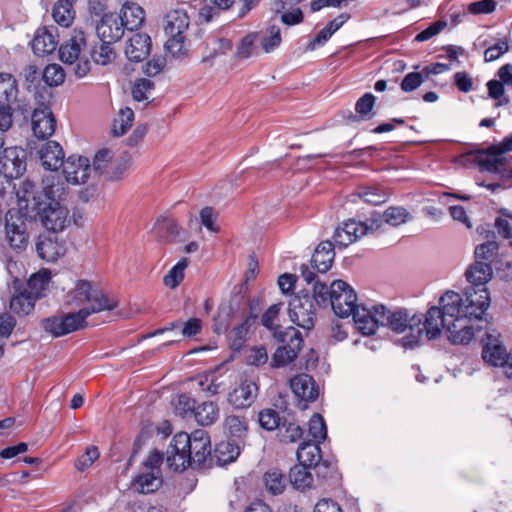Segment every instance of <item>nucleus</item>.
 <instances>
[{
  "label": "nucleus",
  "instance_id": "1",
  "mask_svg": "<svg viewBox=\"0 0 512 512\" xmlns=\"http://www.w3.org/2000/svg\"><path fill=\"white\" fill-rule=\"evenodd\" d=\"M470 286L464 296L450 290V343L468 344L475 331H480L487 323L483 317L490 305V295L485 284L491 278L490 264L476 261L465 273Z\"/></svg>",
  "mask_w": 512,
  "mask_h": 512
},
{
  "label": "nucleus",
  "instance_id": "2",
  "mask_svg": "<svg viewBox=\"0 0 512 512\" xmlns=\"http://www.w3.org/2000/svg\"><path fill=\"white\" fill-rule=\"evenodd\" d=\"M445 291L439 298V306H431L426 314H413L405 308L388 310L384 305H376L375 312L380 315V325L387 326L396 333H402L409 329L410 334L402 339L403 346L414 348L419 345L422 335L428 340H434L441 336L445 326Z\"/></svg>",
  "mask_w": 512,
  "mask_h": 512
},
{
  "label": "nucleus",
  "instance_id": "3",
  "mask_svg": "<svg viewBox=\"0 0 512 512\" xmlns=\"http://www.w3.org/2000/svg\"><path fill=\"white\" fill-rule=\"evenodd\" d=\"M506 152H512V135L486 149L464 153L456 162L462 165H475L481 172L490 173L497 181L487 183L485 187L495 192L498 189L512 187V158L504 156Z\"/></svg>",
  "mask_w": 512,
  "mask_h": 512
},
{
  "label": "nucleus",
  "instance_id": "4",
  "mask_svg": "<svg viewBox=\"0 0 512 512\" xmlns=\"http://www.w3.org/2000/svg\"><path fill=\"white\" fill-rule=\"evenodd\" d=\"M84 304L87 306L80 310L89 312V316L102 311H111L118 306V300L93 284L88 280H77L75 286L66 294L65 305L79 307Z\"/></svg>",
  "mask_w": 512,
  "mask_h": 512
},
{
  "label": "nucleus",
  "instance_id": "5",
  "mask_svg": "<svg viewBox=\"0 0 512 512\" xmlns=\"http://www.w3.org/2000/svg\"><path fill=\"white\" fill-rule=\"evenodd\" d=\"M273 339L279 343L272 357L273 367H284L293 362L303 347V336L295 327H279L272 332Z\"/></svg>",
  "mask_w": 512,
  "mask_h": 512
},
{
  "label": "nucleus",
  "instance_id": "6",
  "mask_svg": "<svg viewBox=\"0 0 512 512\" xmlns=\"http://www.w3.org/2000/svg\"><path fill=\"white\" fill-rule=\"evenodd\" d=\"M86 45V33L81 29H75L71 37L64 41L58 50L59 59L64 64L72 66V70L78 78L85 77L91 70L89 59L81 57V52Z\"/></svg>",
  "mask_w": 512,
  "mask_h": 512
},
{
  "label": "nucleus",
  "instance_id": "7",
  "mask_svg": "<svg viewBox=\"0 0 512 512\" xmlns=\"http://www.w3.org/2000/svg\"><path fill=\"white\" fill-rule=\"evenodd\" d=\"M88 317V311L79 310L74 313L45 318L41 321V325L46 332H49L54 337H61L85 328Z\"/></svg>",
  "mask_w": 512,
  "mask_h": 512
},
{
  "label": "nucleus",
  "instance_id": "8",
  "mask_svg": "<svg viewBox=\"0 0 512 512\" xmlns=\"http://www.w3.org/2000/svg\"><path fill=\"white\" fill-rule=\"evenodd\" d=\"M289 317L297 326L311 330L316 319L312 297L307 293L295 295L289 302Z\"/></svg>",
  "mask_w": 512,
  "mask_h": 512
},
{
  "label": "nucleus",
  "instance_id": "9",
  "mask_svg": "<svg viewBox=\"0 0 512 512\" xmlns=\"http://www.w3.org/2000/svg\"><path fill=\"white\" fill-rule=\"evenodd\" d=\"M358 306L357 294L347 282L343 280H335L332 282L331 307L337 316L346 318L350 316Z\"/></svg>",
  "mask_w": 512,
  "mask_h": 512
},
{
  "label": "nucleus",
  "instance_id": "10",
  "mask_svg": "<svg viewBox=\"0 0 512 512\" xmlns=\"http://www.w3.org/2000/svg\"><path fill=\"white\" fill-rule=\"evenodd\" d=\"M36 210L40 215L43 225L49 232H61L70 224L69 210L63 203L43 202L41 209Z\"/></svg>",
  "mask_w": 512,
  "mask_h": 512
},
{
  "label": "nucleus",
  "instance_id": "11",
  "mask_svg": "<svg viewBox=\"0 0 512 512\" xmlns=\"http://www.w3.org/2000/svg\"><path fill=\"white\" fill-rule=\"evenodd\" d=\"M188 444V433L180 432L172 438L166 451V462L171 470L184 471L190 467Z\"/></svg>",
  "mask_w": 512,
  "mask_h": 512
},
{
  "label": "nucleus",
  "instance_id": "12",
  "mask_svg": "<svg viewBox=\"0 0 512 512\" xmlns=\"http://www.w3.org/2000/svg\"><path fill=\"white\" fill-rule=\"evenodd\" d=\"M188 449L190 458V467L201 468L205 467L207 461H212L211 458V441L208 433L203 429H197L191 434H188Z\"/></svg>",
  "mask_w": 512,
  "mask_h": 512
},
{
  "label": "nucleus",
  "instance_id": "13",
  "mask_svg": "<svg viewBox=\"0 0 512 512\" xmlns=\"http://www.w3.org/2000/svg\"><path fill=\"white\" fill-rule=\"evenodd\" d=\"M66 241L58 233L49 232L38 237L36 251L38 256L47 261L55 262L66 253Z\"/></svg>",
  "mask_w": 512,
  "mask_h": 512
},
{
  "label": "nucleus",
  "instance_id": "14",
  "mask_svg": "<svg viewBox=\"0 0 512 512\" xmlns=\"http://www.w3.org/2000/svg\"><path fill=\"white\" fill-rule=\"evenodd\" d=\"M5 230L6 241L12 249L22 251L26 248L28 244L26 223L17 212H7Z\"/></svg>",
  "mask_w": 512,
  "mask_h": 512
},
{
  "label": "nucleus",
  "instance_id": "15",
  "mask_svg": "<svg viewBox=\"0 0 512 512\" xmlns=\"http://www.w3.org/2000/svg\"><path fill=\"white\" fill-rule=\"evenodd\" d=\"M26 152L24 149L12 146L2 149L0 153V172L6 177L17 178L26 169Z\"/></svg>",
  "mask_w": 512,
  "mask_h": 512
},
{
  "label": "nucleus",
  "instance_id": "16",
  "mask_svg": "<svg viewBox=\"0 0 512 512\" xmlns=\"http://www.w3.org/2000/svg\"><path fill=\"white\" fill-rule=\"evenodd\" d=\"M32 130L36 137L46 139L56 130L57 121L52 110L45 104H40L32 113Z\"/></svg>",
  "mask_w": 512,
  "mask_h": 512
},
{
  "label": "nucleus",
  "instance_id": "17",
  "mask_svg": "<svg viewBox=\"0 0 512 512\" xmlns=\"http://www.w3.org/2000/svg\"><path fill=\"white\" fill-rule=\"evenodd\" d=\"M18 92L16 79L11 74L0 73V105H15V110L26 114L30 111V107L18 99Z\"/></svg>",
  "mask_w": 512,
  "mask_h": 512
},
{
  "label": "nucleus",
  "instance_id": "18",
  "mask_svg": "<svg viewBox=\"0 0 512 512\" xmlns=\"http://www.w3.org/2000/svg\"><path fill=\"white\" fill-rule=\"evenodd\" d=\"M62 166L66 182L73 185L84 184L91 171L89 159L83 156H69Z\"/></svg>",
  "mask_w": 512,
  "mask_h": 512
},
{
  "label": "nucleus",
  "instance_id": "19",
  "mask_svg": "<svg viewBox=\"0 0 512 512\" xmlns=\"http://www.w3.org/2000/svg\"><path fill=\"white\" fill-rule=\"evenodd\" d=\"M101 42L115 43L124 35L125 27L116 13H107L96 27Z\"/></svg>",
  "mask_w": 512,
  "mask_h": 512
},
{
  "label": "nucleus",
  "instance_id": "20",
  "mask_svg": "<svg viewBox=\"0 0 512 512\" xmlns=\"http://www.w3.org/2000/svg\"><path fill=\"white\" fill-rule=\"evenodd\" d=\"M23 283L19 280L13 282L14 292L10 300V309L17 315H28L33 309L36 296L27 288H22Z\"/></svg>",
  "mask_w": 512,
  "mask_h": 512
},
{
  "label": "nucleus",
  "instance_id": "21",
  "mask_svg": "<svg viewBox=\"0 0 512 512\" xmlns=\"http://www.w3.org/2000/svg\"><path fill=\"white\" fill-rule=\"evenodd\" d=\"M257 394V384L252 380L245 379L228 394V402L237 409L248 408L254 403Z\"/></svg>",
  "mask_w": 512,
  "mask_h": 512
},
{
  "label": "nucleus",
  "instance_id": "22",
  "mask_svg": "<svg viewBox=\"0 0 512 512\" xmlns=\"http://www.w3.org/2000/svg\"><path fill=\"white\" fill-rule=\"evenodd\" d=\"M58 45L57 28L42 27L37 29L32 40V50L38 56H44L54 52Z\"/></svg>",
  "mask_w": 512,
  "mask_h": 512
},
{
  "label": "nucleus",
  "instance_id": "23",
  "mask_svg": "<svg viewBox=\"0 0 512 512\" xmlns=\"http://www.w3.org/2000/svg\"><path fill=\"white\" fill-rule=\"evenodd\" d=\"M290 387L300 400L313 402L318 398L319 389L313 377L308 374H299L290 380Z\"/></svg>",
  "mask_w": 512,
  "mask_h": 512
},
{
  "label": "nucleus",
  "instance_id": "24",
  "mask_svg": "<svg viewBox=\"0 0 512 512\" xmlns=\"http://www.w3.org/2000/svg\"><path fill=\"white\" fill-rule=\"evenodd\" d=\"M350 315L352 316L357 329L363 335L368 336L374 334L380 325V315H377L375 312V306H373L372 311L362 305H359Z\"/></svg>",
  "mask_w": 512,
  "mask_h": 512
},
{
  "label": "nucleus",
  "instance_id": "25",
  "mask_svg": "<svg viewBox=\"0 0 512 512\" xmlns=\"http://www.w3.org/2000/svg\"><path fill=\"white\" fill-rule=\"evenodd\" d=\"M151 38L146 33H136L128 40L125 54L131 62H141L145 60L151 52Z\"/></svg>",
  "mask_w": 512,
  "mask_h": 512
},
{
  "label": "nucleus",
  "instance_id": "26",
  "mask_svg": "<svg viewBox=\"0 0 512 512\" xmlns=\"http://www.w3.org/2000/svg\"><path fill=\"white\" fill-rule=\"evenodd\" d=\"M117 16L120 17L125 29L129 31L138 30L145 22L144 9L134 2H126Z\"/></svg>",
  "mask_w": 512,
  "mask_h": 512
},
{
  "label": "nucleus",
  "instance_id": "27",
  "mask_svg": "<svg viewBox=\"0 0 512 512\" xmlns=\"http://www.w3.org/2000/svg\"><path fill=\"white\" fill-rule=\"evenodd\" d=\"M42 165L48 170H57L64 162V151L56 141L46 142L39 150Z\"/></svg>",
  "mask_w": 512,
  "mask_h": 512
},
{
  "label": "nucleus",
  "instance_id": "28",
  "mask_svg": "<svg viewBox=\"0 0 512 512\" xmlns=\"http://www.w3.org/2000/svg\"><path fill=\"white\" fill-rule=\"evenodd\" d=\"M65 183L57 176H48L42 181L41 199L44 203L64 201Z\"/></svg>",
  "mask_w": 512,
  "mask_h": 512
},
{
  "label": "nucleus",
  "instance_id": "29",
  "mask_svg": "<svg viewBox=\"0 0 512 512\" xmlns=\"http://www.w3.org/2000/svg\"><path fill=\"white\" fill-rule=\"evenodd\" d=\"M334 257L333 243L330 241L321 242L315 249L311 258L313 269L320 273L327 272L332 266Z\"/></svg>",
  "mask_w": 512,
  "mask_h": 512
},
{
  "label": "nucleus",
  "instance_id": "30",
  "mask_svg": "<svg viewBox=\"0 0 512 512\" xmlns=\"http://www.w3.org/2000/svg\"><path fill=\"white\" fill-rule=\"evenodd\" d=\"M190 19L186 11L182 9L172 10L165 18L164 30L167 36L184 35L189 27Z\"/></svg>",
  "mask_w": 512,
  "mask_h": 512
},
{
  "label": "nucleus",
  "instance_id": "31",
  "mask_svg": "<svg viewBox=\"0 0 512 512\" xmlns=\"http://www.w3.org/2000/svg\"><path fill=\"white\" fill-rule=\"evenodd\" d=\"M162 475L158 471L156 473L150 470H144L139 473L132 482L135 491L142 494H149L157 491L162 485Z\"/></svg>",
  "mask_w": 512,
  "mask_h": 512
},
{
  "label": "nucleus",
  "instance_id": "32",
  "mask_svg": "<svg viewBox=\"0 0 512 512\" xmlns=\"http://www.w3.org/2000/svg\"><path fill=\"white\" fill-rule=\"evenodd\" d=\"M506 355V348L497 340L490 339L488 336V342L483 345L482 358L491 366L503 367Z\"/></svg>",
  "mask_w": 512,
  "mask_h": 512
},
{
  "label": "nucleus",
  "instance_id": "33",
  "mask_svg": "<svg viewBox=\"0 0 512 512\" xmlns=\"http://www.w3.org/2000/svg\"><path fill=\"white\" fill-rule=\"evenodd\" d=\"M357 195L368 204L380 205L388 201L390 191L380 185H362L357 188Z\"/></svg>",
  "mask_w": 512,
  "mask_h": 512
},
{
  "label": "nucleus",
  "instance_id": "34",
  "mask_svg": "<svg viewBox=\"0 0 512 512\" xmlns=\"http://www.w3.org/2000/svg\"><path fill=\"white\" fill-rule=\"evenodd\" d=\"M319 444L313 441H304L300 444L297 450V459L300 464L312 468L322 460Z\"/></svg>",
  "mask_w": 512,
  "mask_h": 512
},
{
  "label": "nucleus",
  "instance_id": "35",
  "mask_svg": "<svg viewBox=\"0 0 512 512\" xmlns=\"http://www.w3.org/2000/svg\"><path fill=\"white\" fill-rule=\"evenodd\" d=\"M224 429L231 438L241 440L247 435L248 420L244 416L228 415L224 420Z\"/></svg>",
  "mask_w": 512,
  "mask_h": 512
},
{
  "label": "nucleus",
  "instance_id": "36",
  "mask_svg": "<svg viewBox=\"0 0 512 512\" xmlns=\"http://www.w3.org/2000/svg\"><path fill=\"white\" fill-rule=\"evenodd\" d=\"M311 467L299 464L290 469L289 479L291 484L299 490L311 488L313 484V475L309 471Z\"/></svg>",
  "mask_w": 512,
  "mask_h": 512
},
{
  "label": "nucleus",
  "instance_id": "37",
  "mask_svg": "<svg viewBox=\"0 0 512 512\" xmlns=\"http://www.w3.org/2000/svg\"><path fill=\"white\" fill-rule=\"evenodd\" d=\"M266 490L272 495L282 494L287 482L285 475L277 468L268 470L263 476Z\"/></svg>",
  "mask_w": 512,
  "mask_h": 512
},
{
  "label": "nucleus",
  "instance_id": "38",
  "mask_svg": "<svg viewBox=\"0 0 512 512\" xmlns=\"http://www.w3.org/2000/svg\"><path fill=\"white\" fill-rule=\"evenodd\" d=\"M194 417L203 426L211 425L219 418V408L214 402H203L196 407Z\"/></svg>",
  "mask_w": 512,
  "mask_h": 512
},
{
  "label": "nucleus",
  "instance_id": "39",
  "mask_svg": "<svg viewBox=\"0 0 512 512\" xmlns=\"http://www.w3.org/2000/svg\"><path fill=\"white\" fill-rule=\"evenodd\" d=\"M74 5L71 3L56 2L52 9L53 19L62 27H69L75 18Z\"/></svg>",
  "mask_w": 512,
  "mask_h": 512
},
{
  "label": "nucleus",
  "instance_id": "40",
  "mask_svg": "<svg viewBox=\"0 0 512 512\" xmlns=\"http://www.w3.org/2000/svg\"><path fill=\"white\" fill-rule=\"evenodd\" d=\"M240 454L239 446L230 441L221 442L216 446L215 458L219 465L233 462Z\"/></svg>",
  "mask_w": 512,
  "mask_h": 512
},
{
  "label": "nucleus",
  "instance_id": "41",
  "mask_svg": "<svg viewBox=\"0 0 512 512\" xmlns=\"http://www.w3.org/2000/svg\"><path fill=\"white\" fill-rule=\"evenodd\" d=\"M189 262V259L186 257L180 259L164 276V284L171 289L178 287L184 279L185 269L188 267Z\"/></svg>",
  "mask_w": 512,
  "mask_h": 512
},
{
  "label": "nucleus",
  "instance_id": "42",
  "mask_svg": "<svg viewBox=\"0 0 512 512\" xmlns=\"http://www.w3.org/2000/svg\"><path fill=\"white\" fill-rule=\"evenodd\" d=\"M113 43L101 42L99 46H95L91 51V58L97 65L106 66L114 62L116 52L112 47Z\"/></svg>",
  "mask_w": 512,
  "mask_h": 512
},
{
  "label": "nucleus",
  "instance_id": "43",
  "mask_svg": "<svg viewBox=\"0 0 512 512\" xmlns=\"http://www.w3.org/2000/svg\"><path fill=\"white\" fill-rule=\"evenodd\" d=\"M303 436V429L295 422L284 421L278 428L280 442L288 444L295 443Z\"/></svg>",
  "mask_w": 512,
  "mask_h": 512
},
{
  "label": "nucleus",
  "instance_id": "44",
  "mask_svg": "<svg viewBox=\"0 0 512 512\" xmlns=\"http://www.w3.org/2000/svg\"><path fill=\"white\" fill-rule=\"evenodd\" d=\"M134 120V112L131 108L120 109L113 121L112 132L114 136H122L131 127Z\"/></svg>",
  "mask_w": 512,
  "mask_h": 512
},
{
  "label": "nucleus",
  "instance_id": "45",
  "mask_svg": "<svg viewBox=\"0 0 512 512\" xmlns=\"http://www.w3.org/2000/svg\"><path fill=\"white\" fill-rule=\"evenodd\" d=\"M256 322V316H248L240 325L234 327L230 332L232 346L236 349L240 348L245 341L251 326Z\"/></svg>",
  "mask_w": 512,
  "mask_h": 512
},
{
  "label": "nucleus",
  "instance_id": "46",
  "mask_svg": "<svg viewBox=\"0 0 512 512\" xmlns=\"http://www.w3.org/2000/svg\"><path fill=\"white\" fill-rule=\"evenodd\" d=\"M23 195L20 198L26 202V205H32L33 209H41L43 201L41 199V193L36 191V185L31 180H24L21 185Z\"/></svg>",
  "mask_w": 512,
  "mask_h": 512
},
{
  "label": "nucleus",
  "instance_id": "47",
  "mask_svg": "<svg viewBox=\"0 0 512 512\" xmlns=\"http://www.w3.org/2000/svg\"><path fill=\"white\" fill-rule=\"evenodd\" d=\"M309 435L313 438V442L320 443L327 437V427L323 417L315 413L309 421Z\"/></svg>",
  "mask_w": 512,
  "mask_h": 512
},
{
  "label": "nucleus",
  "instance_id": "48",
  "mask_svg": "<svg viewBox=\"0 0 512 512\" xmlns=\"http://www.w3.org/2000/svg\"><path fill=\"white\" fill-rule=\"evenodd\" d=\"M50 281V273L48 271H40L33 274L26 284L23 283L22 288H27L28 291L33 292L36 299L39 297L40 292L45 289Z\"/></svg>",
  "mask_w": 512,
  "mask_h": 512
},
{
  "label": "nucleus",
  "instance_id": "49",
  "mask_svg": "<svg viewBox=\"0 0 512 512\" xmlns=\"http://www.w3.org/2000/svg\"><path fill=\"white\" fill-rule=\"evenodd\" d=\"M43 79L49 86L61 85L65 80V71L59 64H49L43 71Z\"/></svg>",
  "mask_w": 512,
  "mask_h": 512
},
{
  "label": "nucleus",
  "instance_id": "50",
  "mask_svg": "<svg viewBox=\"0 0 512 512\" xmlns=\"http://www.w3.org/2000/svg\"><path fill=\"white\" fill-rule=\"evenodd\" d=\"M384 221L391 226H399L408 220L409 213L403 207H388L383 213Z\"/></svg>",
  "mask_w": 512,
  "mask_h": 512
},
{
  "label": "nucleus",
  "instance_id": "51",
  "mask_svg": "<svg viewBox=\"0 0 512 512\" xmlns=\"http://www.w3.org/2000/svg\"><path fill=\"white\" fill-rule=\"evenodd\" d=\"M375 101L376 97L372 93H365L356 101L355 111L361 119H370L373 116Z\"/></svg>",
  "mask_w": 512,
  "mask_h": 512
},
{
  "label": "nucleus",
  "instance_id": "52",
  "mask_svg": "<svg viewBox=\"0 0 512 512\" xmlns=\"http://www.w3.org/2000/svg\"><path fill=\"white\" fill-rule=\"evenodd\" d=\"M258 420L260 426L268 431L279 428L281 424V418L279 413L274 409H263L259 412Z\"/></svg>",
  "mask_w": 512,
  "mask_h": 512
},
{
  "label": "nucleus",
  "instance_id": "53",
  "mask_svg": "<svg viewBox=\"0 0 512 512\" xmlns=\"http://www.w3.org/2000/svg\"><path fill=\"white\" fill-rule=\"evenodd\" d=\"M174 408L176 414L182 418H185L188 415L195 416V400L188 394H180L174 402Z\"/></svg>",
  "mask_w": 512,
  "mask_h": 512
},
{
  "label": "nucleus",
  "instance_id": "54",
  "mask_svg": "<svg viewBox=\"0 0 512 512\" xmlns=\"http://www.w3.org/2000/svg\"><path fill=\"white\" fill-rule=\"evenodd\" d=\"M498 243L495 240H488L476 246L474 254L477 261H492L498 251Z\"/></svg>",
  "mask_w": 512,
  "mask_h": 512
},
{
  "label": "nucleus",
  "instance_id": "55",
  "mask_svg": "<svg viewBox=\"0 0 512 512\" xmlns=\"http://www.w3.org/2000/svg\"><path fill=\"white\" fill-rule=\"evenodd\" d=\"M313 299L319 306H327L332 303V284L327 286L325 283L316 281L313 286Z\"/></svg>",
  "mask_w": 512,
  "mask_h": 512
},
{
  "label": "nucleus",
  "instance_id": "56",
  "mask_svg": "<svg viewBox=\"0 0 512 512\" xmlns=\"http://www.w3.org/2000/svg\"><path fill=\"white\" fill-rule=\"evenodd\" d=\"M281 309V304H273L271 305L267 311L261 317L262 325L267 328L271 333L275 331L276 328L281 327L280 325L275 324V320L278 319L279 312Z\"/></svg>",
  "mask_w": 512,
  "mask_h": 512
},
{
  "label": "nucleus",
  "instance_id": "57",
  "mask_svg": "<svg viewBox=\"0 0 512 512\" xmlns=\"http://www.w3.org/2000/svg\"><path fill=\"white\" fill-rule=\"evenodd\" d=\"M99 458V450L96 446H90L86 449L84 454H82L75 462V467L79 471H84L86 468L90 467L95 460Z\"/></svg>",
  "mask_w": 512,
  "mask_h": 512
},
{
  "label": "nucleus",
  "instance_id": "58",
  "mask_svg": "<svg viewBox=\"0 0 512 512\" xmlns=\"http://www.w3.org/2000/svg\"><path fill=\"white\" fill-rule=\"evenodd\" d=\"M157 229L162 237L173 241L179 234V227L173 219H163L157 222Z\"/></svg>",
  "mask_w": 512,
  "mask_h": 512
},
{
  "label": "nucleus",
  "instance_id": "59",
  "mask_svg": "<svg viewBox=\"0 0 512 512\" xmlns=\"http://www.w3.org/2000/svg\"><path fill=\"white\" fill-rule=\"evenodd\" d=\"M281 43L280 28L277 26H271L269 29V35L263 37L261 46L265 52H270Z\"/></svg>",
  "mask_w": 512,
  "mask_h": 512
},
{
  "label": "nucleus",
  "instance_id": "60",
  "mask_svg": "<svg viewBox=\"0 0 512 512\" xmlns=\"http://www.w3.org/2000/svg\"><path fill=\"white\" fill-rule=\"evenodd\" d=\"M425 81L424 75L421 72H410L403 78L401 82V89L405 92H411L417 89Z\"/></svg>",
  "mask_w": 512,
  "mask_h": 512
},
{
  "label": "nucleus",
  "instance_id": "61",
  "mask_svg": "<svg viewBox=\"0 0 512 512\" xmlns=\"http://www.w3.org/2000/svg\"><path fill=\"white\" fill-rule=\"evenodd\" d=\"M165 48L167 51L173 56H181L186 52L185 48V35L169 36L168 40L165 43Z\"/></svg>",
  "mask_w": 512,
  "mask_h": 512
},
{
  "label": "nucleus",
  "instance_id": "62",
  "mask_svg": "<svg viewBox=\"0 0 512 512\" xmlns=\"http://www.w3.org/2000/svg\"><path fill=\"white\" fill-rule=\"evenodd\" d=\"M509 50V45L506 40H499L496 44L488 47L484 52V59L486 62H491L500 58L504 53Z\"/></svg>",
  "mask_w": 512,
  "mask_h": 512
},
{
  "label": "nucleus",
  "instance_id": "63",
  "mask_svg": "<svg viewBox=\"0 0 512 512\" xmlns=\"http://www.w3.org/2000/svg\"><path fill=\"white\" fill-rule=\"evenodd\" d=\"M446 25L447 24L444 20L436 21L432 23L429 27L418 33L415 36L414 40L417 42L427 41L434 37L435 35L439 34L446 27Z\"/></svg>",
  "mask_w": 512,
  "mask_h": 512
},
{
  "label": "nucleus",
  "instance_id": "64",
  "mask_svg": "<svg viewBox=\"0 0 512 512\" xmlns=\"http://www.w3.org/2000/svg\"><path fill=\"white\" fill-rule=\"evenodd\" d=\"M154 84L152 81L142 78L139 79L132 88V95L136 101L146 100L148 97L146 93L153 88Z\"/></svg>",
  "mask_w": 512,
  "mask_h": 512
}]
</instances>
